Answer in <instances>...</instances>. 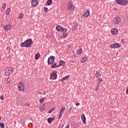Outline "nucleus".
Masks as SVG:
<instances>
[{"label":"nucleus","instance_id":"nucleus-1","mask_svg":"<svg viewBox=\"0 0 128 128\" xmlns=\"http://www.w3.org/2000/svg\"><path fill=\"white\" fill-rule=\"evenodd\" d=\"M32 44V38H28L20 44L21 48H31Z\"/></svg>","mask_w":128,"mask_h":128},{"label":"nucleus","instance_id":"nucleus-2","mask_svg":"<svg viewBox=\"0 0 128 128\" xmlns=\"http://www.w3.org/2000/svg\"><path fill=\"white\" fill-rule=\"evenodd\" d=\"M76 6H74L72 1L70 0L68 2V4H67V10H74Z\"/></svg>","mask_w":128,"mask_h":128},{"label":"nucleus","instance_id":"nucleus-3","mask_svg":"<svg viewBox=\"0 0 128 128\" xmlns=\"http://www.w3.org/2000/svg\"><path fill=\"white\" fill-rule=\"evenodd\" d=\"M116 3L117 4H120V6H126L128 3V0H116Z\"/></svg>","mask_w":128,"mask_h":128},{"label":"nucleus","instance_id":"nucleus-4","mask_svg":"<svg viewBox=\"0 0 128 128\" xmlns=\"http://www.w3.org/2000/svg\"><path fill=\"white\" fill-rule=\"evenodd\" d=\"M56 30L58 32H68V29L66 28H64L62 26L59 25L56 27Z\"/></svg>","mask_w":128,"mask_h":128},{"label":"nucleus","instance_id":"nucleus-5","mask_svg":"<svg viewBox=\"0 0 128 128\" xmlns=\"http://www.w3.org/2000/svg\"><path fill=\"white\" fill-rule=\"evenodd\" d=\"M18 88L19 92H24V83L23 82H20V84H18Z\"/></svg>","mask_w":128,"mask_h":128},{"label":"nucleus","instance_id":"nucleus-6","mask_svg":"<svg viewBox=\"0 0 128 128\" xmlns=\"http://www.w3.org/2000/svg\"><path fill=\"white\" fill-rule=\"evenodd\" d=\"M12 72H14V70L12 68H8L6 70L5 75L10 76Z\"/></svg>","mask_w":128,"mask_h":128},{"label":"nucleus","instance_id":"nucleus-7","mask_svg":"<svg viewBox=\"0 0 128 128\" xmlns=\"http://www.w3.org/2000/svg\"><path fill=\"white\" fill-rule=\"evenodd\" d=\"M54 62V56H50L48 58V64H52Z\"/></svg>","mask_w":128,"mask_h":128},{"label":"nucleus","instance_id":"nucleus-8","mask_svg":"<svg viewBox=\"0 0 128 128\" xmlns=\"http://www.w3.org/2000/svg\"><path fill=\"white\" fill-rule=\"evenodd\" d=\"M56 72L54 71L52 72L50 75V78L51 80H56L58 78V74H56Z\"/></svg>","mask_w":128,"mask_h":128},{"label":"nucleus","instance_id":"nucleus-9","mask_svg":"<svg viewBox=\"0 0 128 128\" xmlns=\"http://www.w3.org/2000/svg\"><path fill=\"white\" fill-rule=\"evenodd\" d=\"M110 47L111 48H120V45L118 43H115L110 45Z\"/></svg>","mask_w":128,"mask_h":128},{"label":"nucleus","instance_id":"nucleus-10","mask_svg":"<svg viewBox=\"0 0 128 128\" xmlns=\"http://www.w3.org/2000/svg\"><path fill=\"white\" fill-rule=\"evenodd\" d=\"M3 28L4 30H9L12 28V25L10 24H8L4 25Z\"/></svg>","mask_w":128,"mask_h":128},{"label":"nucleus","instance_id":"nucleus-11","mask_svg":"<svg viewBox=\"0 0 128 128\" xmlns=\"http://www.w3.org/2000/svg\"><path fill=\"white\" fill-rule=\"evenodd\" d=\"M90 16V11L86 10L84 12V14L81 16V18H88Z\"/></svg>","mask_w":128,"mask_h":128},{"label":"nucleus","instance_id":"nucleus-12","mask_svg":"<svg viewBox=\"0 0 128 128\" xmlns=\"http://www.w3.org/2000/svg\"><path fill=\"white\" fill-rule=\"evenodd\" d=\"M114 22L116 24H120V18L118 16L114 18Z\"/></svg>","mask_w":128,"mask_h":128},{"label":"nucleus","instance_id":"nucleus-13","mask_svg":"<svg viewBox=\"0 0 128 128\" xmlns=\"http://www.w3.org/2000/svg\"><path fill=\"white\" fill-rule=\"evenodd\" d=\"M66 66V62L62 60L59 61V65L58 66V68H60V66Z\"/></svg>","mask_w":128,"mask_h":128},{"label":"nucleus","instance_id":"nucleus-14","mask_svg":"<svg viewBox=\"0 0 128 128\" xmlns=\"http://www.w3.org/2000/svg\"><path fill=\"white\" fill-rule=\"evenodd\" d=\"M111 33L112 34H114V36L118 34V30L116 28H112L111 30Z\"/></svg>","mask_w":128,"mask_h":128},{"label":"nucleus","instance_id":"nucleus-15","mask_svg":"<svg viewBox=\"0 0 128 128\" xmlns=\"http://www.w3.org/2000/svg\"><path fill=\"white\" fill-rule=\"evenodd\" d=\"M76 54L78 56H80V54H82V48L80 47H79V48L76 51Z\"/></svg>","mask_w":128,"mask_h":128},{"label":"nucleus","instance_id":"nucleus-16","mask_svg":"<svg viewBox=\"0 0 128 128\" xmlns=\"http://www.w3.org/2000/svg\"><path fill=\"white\" fill-rule=\"evenodd\" d=\"M81 118L82 120V122H83V124H86V116H84V114H82L81 115Z\"/></svg>","mask_w":128,"mask_h":128},{"label":"nucleus","instance_id":"nucleus-17","mask_svg":"<svg viewBox=\"0 0 128 128\" xmlns=\"http://www.w3.org/2000/svg\"><path fill=\"white\" fill-rule=\"evenodd\" d=\"M78 23H73V26H72V30H78Z\"/></svg>","mask_w":128,"mask_h":128},{"label":"nucleus","instance_id":"nucleus-18","mask_svg":"<svg viewBox=\"0 0 128 128\" xmlns=\"http://www.w3.org/2000/svg\"><path fill=\"white\" fill-rule=\"evenodd\" d=\"M70 75H68L67 76L64 77L60 80L61 82H64V80H66L68 78H70Z\"/></svg>","mask_w":128,"mask_h":128},{"label":"nucleus","instance_id":"nucleus-19","mask_svg":"<svg viewBox=\"0 0 128 128\" xmlns=\"http://www.w3.org/2000/svg\"><path fill=\"white\" fill-rule=\"evenodd\" d=\"M32 6H36V4H38V0H32Z\"/></svg>","mask_w":128,"mask_h":128},{"label":"nucleus","instance_id":"nucleus-20","mask_svg":"<svg viewBox=\"0 0 128 128\" xmlns=\"http://www.w3.org/2000/svg\"><path fill=\"white\" fill-rule=\"evenodd\" d=\"M10 14V8H8L7 10L6 11L5 14L6 16H8Z\"/></svg>","mask_w":128,"mask_h":128},{"label":"nucleus","instance_id":"nucleus-21","mask_svg":"<svg viewBox=\"0 0 128 128\" xmlns=\"http://www.w3.org/2000/svg\"><path fill=\"white\" fill-rule=\"evenodd\" d=\"M100 76H102L100 72L98 71H97L95 74V76H96V78H100Z\"/></svg>","mask_w":128,"mask_h":128},{"label":"nucleus","instance_id":"nucleus-22","mask_svg":"<svg viewBox=\"0 0 128 128\" xmlns=\"http://www.w3.org/2000/svg\"><path fill=\"white\" fill-rule=\"evenodd\" d=\"M50 68H58V66H56V62H55L50 66Z\"/></svg>","mask_w":128,"mask_h":128},{"label":"nucleus","instance_id":"nucleus-23","mask_svg":"<svg viewBox=\"0 0 128 128\" xmlns=\"http://www.w3.org/2000/svg\"><path fill=\"white\" fill-rule=\"evenodd\" d=\"M40 56V53L38 52L36 53L35 56V60H38Z\"/></svg>","mask_w":128,"mask_h":128},{"label":"nucleus","instance_id":"nucleus-24","mask_svg":"<svg viewBox=\"0 0 128 128\" xmlns=\"http://www.w3.org/2000/svg\"><path fill=\"white\" fill-rule=\"evenodd\" d=\"M85 62H86V57H83L82 60L80 61V62L84 64Z\"/></svg>","mask_w":128,"mask_h":128},{"label":"nucleus","instance_id":"nucleus-25","mask_svg":"<svg viewBox=\"0 0 128 128\" xmlns=\"http://www.w3.org/2000/svg\"><path fill=\"white\" fill-rule=\"evenodd\" d=\"M46 4H47L48 6H50V4H52V0H48L46 2Z\"/></svg>","mask_w":128,"mask_h":128},{"label":"nucleus","instance_id":"nucleus-26","mask_svg":"<svg viewBox=\"0 0 128 128\" xmlns=\"http://www.w3.org/2000/svg\"><path fill=\"white\" fill-rule=\"evenodd\" d=\"M64 110H66V108L62 107L59 112L63 114L64 112Z\"/></svg>","mask_w":128,"mask_h":128},{"label":"nucleus","instance_id":"nucleus-27","mask_svg":"<svg viewBox=\"0 0 128 128\" xmlns=\"http://www.w3.org/2000/svg\"><path fill=\"white\" fill-rule=\"evenodd\" d=\"M24 18V14L22 13H21L19 16H18V18L19 20H22Z\"/></svg>","mask_w":128,"mask_h":128},{"label":"nucleus","instance_id":"nucleus-28","mask_svg":"<svg viewBox=\"0 0 128 128\" xmlns=\"http://www.w3.org/2000/svg\"><path fill=\"white\" fill-rule=\"evenodd\" d=\"M62 113L59 112L58 119L60 120V118H62Z\"/></svg>","mask_w":128,"mask_h":128},{"label":"nucleus","instance_id":"nucleus-29","mask_svg":"<svg viewBox=\"0 0 128 128\" xmlns=\"http://www.w3.org/2000/svg\"><path fill=\"white\" fill-rule=\"evenodd\" d=\"M63 33V38H66L68 36V34H66V32H62Z\"/></svg>","mask_w":128,"mask_h":128},{"label":"nucleus","instance_id":"nucleus-30","mask_svg":"<svg viewBox=\"0 0 128 128\" xmlns=\"http://www.w3.org/2000/svg\"><path fill=\"white\" fill-rule=\"evenodd\" d=\"M6 8V3H4L2 5V8L4 10V8Z\"/></svg>","mask_w":128,"mask_h":128},{"label":"nucleus","instance_id":"nucleus-31","mask_svg":"<svg viewBox=\"0 0 128 128\" xmlns=\"http://www.w3.org/2000/svg\"><path fill=\"white\" fill-rule=\"evenodd\" d=\"M48 124H50L52 122V118H48Z\"/></svg>","mask_w":128,"mask_h":128},{"label":"nucleus","instance_id":"nucleus-32","mask_svg":"<svg viewBox=\"0 0 128 128\" xmlns=\"http://www.w3.org/2000/svg\"><path fill=\"white\" fill-rule=\"evenodd\" d=\"M0 126H1V128H4V123L0 122Z\"/></svg>","mask_w":128,"mask_h":128},{"label":"nucleus","instance_id":"nucleus-33","mask_svg":"<svg viewBox=\"0 0 128 128\" xmlns=\"http://www.w3.org/2000/svg\"><path fill=\"white\" fill-rule=\"evenodd\" d=\"M44 12H48V8L46 7H44Z\"/></svg>","mask_w":128,"mask_h":128},{"label":"nucleus","instance_id":"nucleus-34","mask_svg":"<svg viewBox=\"0 0 128 128\" xmlns=\"http://www.w3.org/2000/svg\"><path fill=\"white\" fill-rule=\"evenodd\" d=\"M101 82H102V78H100L98 79V82L97 84H99V85H100Z\"/></svg>","mask_w":128,"mask_h":128},{"label":"nucleus","instance_id":"nucleus-35","mask_svg":"<svg viewBox=\"0 0 128 128\" xmlns=\"http://www.w3.org/2000/svg\"><path fill=\"white\" fill-rule=\"evenodd\" d=\"M44 100V98H42L40 100V104H42V102H43Z\"/></svg>","mask_w":128,"mask_h":128},{"label":"nucleus","instance_id":"nucleus-36","mask_svg":"<svg viewBox=\"0 0 128 128\" xmlns=\"http://www.w3.org/2000/svg\"><path fill=\"white\" fill-rule=\"evenodd\" d=\"M99 86H100V83L97 84V86H96V87L95 89V90H98Z\"/></svg>","mask_w":128,"mask_h":128},{"label":"nucleus","instance_id":"nucleus-37","mask_svg":"<svg viewBox=\"0 0 128 128\" xmlns=\"http://www.w3.org/2000/svg\"><path fill=\"white\" fill-rule=\"evenodd\" d=\"M6 82H7L8 84H10V83L12 82V81L10 80V78H8Z\"/></svg>","mask_w":128,"mask_h":128},{"label":"nucleus","instance_id":"nucleus-38","mask_svg":"<svg viewBox=\"0 0 128 128\" xmlns=\"http://www.w3.org/2000/svg\"><path fill=\"white\" fill-rule=\"evenodd\" d=\"M54 109H52V110H50L48 112V114H52V112L54 111Z\"/></svg>","mask_w":128,"mask_h":128},{"label":"nucleus","instance_id":"nucleus-39","mask_svg":"<svg viewBox=\"0 0 128 128\" xmlns=\"http://www.w3.org/2000/svg\"><path fill=\"white\" fill-rule=\"evenodd\" d=\"M0 99L2 100H4V96H0Z\"/></svg>","mask_w":128,"mask_h":128},{"label":"nucleus","instance_id":"nucleus-40","mask_svg":"<svg viewBox=\"0 0 128 128\" xmlns=\"http://www.w3.org/2000/svg\"><path fill=\"white\" fill-rule=\"evenodd\" d=\"M80 103H76V106H80Z\"/></svg>","mask_w":128,"mask_h":128},{"label":"nucleus","instance_id":"nucleus-41","mask_svg":"<svg viewBox=\"0 0 128 128\" xmlns=\"http://www.w3.org/2000/svg\"><path fill=\"white\" fill-rule=\"evenodd\" d=\"M65 128H70V124H68Z\"/></svg>","mask_w":128,"mask_h":128},{"label":"nucleus","instance_id":"nucleus-42","mask_svg":"<svg viewBox=\"0 0 128 128\" xmlns=\"http://www.w3.org/2000/svg\"><path fill=\"white\" fill-rule=\"evenodd\" d=\"M126 94H128V88H127L126 90Z\"/></svg>","mask_w":128,"mask_h":128},{"label":"nucleus","instance_id":"nucleus-43","mask_svg":"<svg viewBox=\"0 0 128 128\" xmlns=\"http://www.w3.org/2000/svg\"><path fill=\"white\" fill-rule=\"evenodd\" d=\"M43 95H44V96H46V92H44V93H43Z\"/></svg>","mask_w":128,"mask_h":128},{"label":"nucleus","instance_id":"nucleus-44","mask_svg":"<svg viewBox=\"0 0 128 128\" xmlns=\"http://www.w3.org/2000/svg\"><path fill=\"white\" fill-rule=\"evenodd\" d=\"M52 120H54V118H52Z\"/></svg>","mask_w":128,"mask_h":128},{"label":"nucleus","instance_id":"nucleus-45","mask_svg":"<svg viewBox=\"0 0 128 128\" xmlns=\"http://www.w3.org/2000/svg\"><path fill=\"white\" fill-rule=\"evenodd\" d=\"M0 120H2V117L0 116Z\"/></svg>","mask_w":128,"mask_h":128},{"label":"nucleus","instance_id":"nucleus-46","mask_svg":"<svg viewBox=\"0 0 128 128\" xmlns=\"http://www.w3.org/2000/svg\"><path fill=\"white\" fill-rule=\"evenodd\" d=\"M63 126H64V124H62V128Z\"/></svg>","mask_w":128,"mask_h":128},{"label":"nucleus","instance_id":"nucleus-47","mask_svg":"<svg viewBox=\"0 0 128 128\" xmlns=\"http://www.w3.org/2000/svg\"><path fill=\"white\" fill-rule=\"evenodd\" d=\"M61 128H62V127Z\"/></svg>","mask_w":128,"mask_h":128}]
</instances>
